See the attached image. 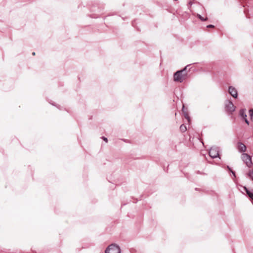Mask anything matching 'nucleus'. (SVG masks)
Listing matches in <instances>:
<instances>
[{
  "instance_id": "1",
  "label": "nucleus",
  "mask_w": 253,
  "mask_h": 253,
  "mask_svg": "<svg viewBox=\"0 0 253 253\" xmlns=\"http://www.w3.org/2000/svg\"><path fill=\"white\" fill-rule=\"evenodd\" d=\"M186 68L187 67H185L183 70L178 71L174 74V81L181 83L186 79L187 77Z\"/></svg>"
},
{
  "instance_id": "2",
  "label": "nucleus",
  "mask_w": 253,
  "mask_h": 253,
  "mask_svg": "<svg viewBox=\"0 0 253 253\" xmlns=\"http://www.w3.org/2000/svg\"><path fill=\"white\" fill-rule=\"evenodd\" d=\"M105 253H121V249L115 244H111L106 249Z\"/></svg>"
},
{
  "instance_id": "3",
  "label": "nucleus",
  "mask_w": 253,
  "mask_h": 253,
  "mask_svg": "<svg viewBox=\"0 0 253 253\" xmlns=\"http://www.w3.org/2000/svg\"><path fill=\"white\" fill-rule=\"evenodd\" d=\"M241 158L248 168H251L253 167V164L252 158L248 154L246 153L242 154Z\"/></svg>"
},
{
  "instance_id": "4",
  "label": "nucleus",
  "mask_w": 253,
  "mask_h": 253,
  "mask_svg": "<svg viewBox=\"0 0 253 253\" xmlns=\"http://www.w3.org/2000/svg\"><path fill=\"white\" fill-rule=\"evenodd\" d=\"M225 108L227 111L229 112H233L235 109V106L233 103L230 101H227L225 104Z\"/></svg>"
},
{
  "instance_id": "5",
  "label": "nucleus",
  "mask_w": 253,
  "mask_h": 253,
  "mask_svg": "<svg viewBox=\"0 0 253 253\" xmlns=\"http://www.w3.org/2000/svg\"><path fill=\"white\" fill-rule=\"evenodd\" d=\"M209 155L212 158H217L219 156L218 151L216 148H211L209 151Z\"/></svg>"
},
{
  "instance_id": "6",
  "label": "nucleus",
  "mask_w": 253,
  "mask_h": 253,
  "mask_svg": "<svg viewBox=\"0 0 253 253\" xmlns=\"http://www.w3.org/2000/svg\"><path fill=\"white\" fill-rule=\"evenodd\" d=\"M229 93L234 98H236L238 96L237 90L232 86H230L228 89Z\"/></svg>"
},
{
  "instance_id": "7",
  "label": "nucleus",
  "mask_w": 253,
  "mask_h": 253,
  "mask_svg": "<svg viewBox=\"0 0 253 253\" xmlns=\"http://www.w3.org/2000/svg\"><path fill=\"white\" fill-rule=\"evenodd\" d=\"M237 147L239 151L241 152H244L246 150V146L241 142H238Z\"/></svg>"
},
{
  "instance_id": "8",
  "label": "nucleus",
  "mask_w": 253,
  "mask_h": 253,
  "mask_svg": "<svg viewBox=\"0 0 253 253\" xmlns=\"http://www.w3.org/2000/svg\"><path fill=\"white\" fill-rule=\"evenodd\" d=\"M240 116L244 119L245 122L249 125V123L248 120L247 119V115L245 113V110L242 109L240 111Z\"/></svg>"
},
{
  "instance_id": "9",
  "label": "nucleus",
  "mask_w": 253,
  "mask_h": 253,
  "mask_svg": "<svg viewBox=\"0 0 253 253\" xmlns=\"http://www.w3.org/2000/svg\"><path fill=\"white\" fill-rule=\"evenodd\" d=\"M245 189L247 192V194L249 196V197L253 200V193L251 192L249 190H248L246 187H245Z\"/></svg>"
},
{
  "instance_id": "10",
  "label": "nucleus",
  "mask_w": 253,
  "mask_h": 253,
  "mask_svg": "<svg viewBox=\"0 0 253 253\" xmlns=\"http://www.w3.org/2000/svg\"><path fill=\"white\" fill-rule=\"evenodd\" d=\"M180 129L182 132H185L187 130V128L184 125H181L180 126Z\"/></svg>"
},
{
  "instance_id": "11",
  "label": "nucleus",
  "mask_w": 253,
  "mask_h": 253,
  "mask_svg": "<svg viewBox=\"0 0 253 253\" xmlns=\"http://www.w3.org/2000/svg\"><path fill=\"white\" fill-rule=\"evenodd\" d=\"M248 175L253 180V170H250L248 173Z\"/></svg>"
},
{
  "instance_id": "12",
  "label": "nucleus",
  "mask_w": 253,
  "mask_h": 253,
  "mask_svg": "<svg viewBox=\"0 0 253 253\" xmlns=\"http://www.w3.org/2000/svg\"><path fill=\"white\" fill-rule=\"evenodd\" d=\"M197 17L202 21H206L207 19H208V18L207 17H206V18H204L203 17H202L201 15L200 14H197Z\"/></svg>"
},
{
  "instance_id": "13",
  "label": "nucleus",
  "mask_w": 253,
  "mask_h": 253,
  "mask_svg": "<svg viewBox=\"0 0 253 253\" xmlns=\"http://www.w3.org/2000/svg\"><path fill=\"white\" fill-rule=\"evenodd\" d=\"M250 115L251 116V118L252 120H253V110H250L249 111Z\"/></svg>"
},
{
  "instance_id": "14",
  "label": "nucleus",
  "mask_w": 253,
  "mask_h": 253,
  "mask_svg": "<svg viewBox=\"0 0 253 253\" xmlns=\"http://www.w3.org/2000/svg\"><path fill=\"white\" fill-rule=\"evenodd\" d=\"M214 26L212 25H209L207 26V28H214Z\"/></svg>"
},
{
  "instance_id": "15",
  "label": "nucleus",
  "mask_w": 253,
  "mask_h": 253,
  "mask_svg": "<svg viewBox=\"0 0 253 253\" xmlns=\"http://www.w3.org/2000/svg\"><path fill=\"white\" fill-rule=\"evenodd\" d=\"M102 139L106 142H108V139L107 138L105 137H102Z\"/></svg>"
},
{
  "instance_id": "16",
  "label": "nucleus",
  "mask_w": 253,
  "mask_h": 253,
  "mask_svg": "<svg viewBox=\"0 0 253 253\" xmlns=\"http://www.w3.org/2000/svg\"><path fill=\"white\" fill-rule=\"evenodd\" d=\"M185 118L189 121V118L187 115H185Z\"/></svg>"
},
{
  "instance_id": "17",
  "label": "nucleus",
  "mask_w": 253,
  "mask_h": 253,
  "mask_svg": "<svg viewBox=\"0 0 253 253\" xmlns=\"http://www.w3.org/2000/svg\"><path fill=\"white\" fill-rule=\"evenodd\" d=\"M32 54H33V55H35V52H33Z\"/></svg>"
}]
</instances>
